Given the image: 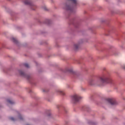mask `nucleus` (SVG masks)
I'll list each match as a JSON object with an SVG mask.
<instances>
[{
  "instance_id": "dca6fc26",
  "label": "nucleus",
  "mask_w": 125,
  "mask_h": 125,
  "mask_svg": "<svg viewBox=\"0 0 125 125\" xmlns=\"http://www.w3.org/2000/svg\"><path fill=\"white\" fill-rule=\"evenodd\" d=\"M48 116H50V113H49V115Z\"/></svg>"
},
{
  "instance_id": "f8f14e48",
  "label": "nucleus",
  "mask_w": 125,
  "mask_h": 125,
  "mask_svg": "<svg viewBox=\"0 0 125 125\" xmlns=\"http://www.w3.org/2000/svg\"><path fill=\"white\" fill-rule=\"evenodd\" d=\"M24 65L25 66V67H26V68H29V64L28 63H24Z\"/></svg>"
},
{
  "instance_id": "f3484780",
  "label": "nucleus",
  "mask_w": 125,
  "mask_h": 125,
  "mask_svg": "<svg viewBox=\"0 0 125 125\" xmlns=\"http://www.w3.org/2000/svg\"><path fill=\"white\" fill-rule=\"evenodd\" d=\"M44 9H45V10H46V8H45Z\"/></svg>"
},
{
  "instance_id": "f257e3e1",
  "label": "nucleus",
  "mask_w": 125,
  "mask_h": 125,
  "mask_svg": "<svg viewBox=\"0 0 125 125\" xmlns=\"http://www.w3.org/2000/svg\"><path fill=\"white\" fill-rule=\"evenodd\" d=\"M104 83H113V80L110 78V75L105 74L100 77V80H91L90 81V84H91V85L93 84H98V85H100V84Z\"/></svg>"
},
{
  "instance_id": "4468645a",
  "label": "nucleus",
  "mask_w": 125,
  "mask_h": 125,
  "mask_svg": "<svg viewBox=\"0 0 125 125\" xmlns=\"http://www.w3.org/2000/svg\"><path fill=\"white\" fill-rule=\"evenodd\" d=\"M122 68L125 70V65L122 66Z\"/></svg>"
},
{
  "instance_id": "0eeeda50",
  "label": "nucleus",
  "mask_w": 125,
  "mask_h": 125,
  "mask_svg": "<svg viewBox=\"0 0 125 125\" xmlns=\"http://www.w3.org/2000/svg\"><path fill=\"white\" fill-rule=\"evenodd\" d=\"M12 41L15 43H18V41L14 38H12Z\"/></svg>"
},
{
  "instance_id": "f03ea898",
  "label": "nucleus",
  "mask_w": 125,
  "mask_h": 125,
  "mask_svg": "<svg viewBox=\"0 0 125 125\" xmlns=\"http://www.w3.org/2000/svg\"><path fill=\"white\" fill-rule=\"evenodd\" d=\"M77 4H78L77 0H70L67 2L66 4H63V9L70 11V12H73L74 7L77 6Z\"/></svg>"
},
{
  "instance_id": "20e7f679",
  "label": "nucleus",
  "mask_w": 125,
  "mask_h": 125,
  "mask_svg": "<svg viewBox=\"0 0 125 125\" xmlns=\"http://www.w3.org/2000/svg\"><path fill=\"white\" fill-rule=\"evenodd\" d=\"M107 100L111 105H118V102H117L116 99L114 98L107 99Z\"/></svg>"
},
{
  "instance_id": "6e6552de",
  "label": "nucleus",
  "mask_w": 125,
  "mask_h": 125,
  "mask_svg": "<svg viewBox=\"0 0 125 125\" xmlns=\"http://www.w3.org/2000/svg\"><path fill=\"white\" fill-rule=\"evenodd\" d=\"M79 46H80V45L78 44H75L74 47V49H75V50H77V49H78L79 48Z\"/></svg>"
},
{
  "instance_id": "39448f33",
  "label": "nucleus",
  "mask_w": 125,
  "mask_h": 125,
  "mask_svg": "<svg viewBox=\"0 0 125 125\" xmlns=\"http://www.w3.org/2000/svg\"><path fill=\"white\" fill-rule=\"evenodd\" d=\"M81 97L78 95L75 94L72 96V100L74 102H78Z\"/></svg>"
},
{
  "instance_id": "9b49d317",
  "label": "nucleus",
  "mask_w": 125,
  "mask_h": 125,
  "mask_svg": "<svg viewBox=\"0 0 125 125\" xmlns=\"http://www.w3.org/2000/svg\"><path fill=\"white\" fill-rule=\"evenodd\" d=\"M19 120H20V121H22V120H23V118H22V116H21V115H19Z\"/></svg>"
},
{
  "instance_id": "ddd939ff",
  "label": "nucleus",
  "mask_w": 125,
  "mask_h": 125,
  "mask_svg": "<svg viewBox=\"0 0 125 125\" xmlns=\"http://www.w3.org/2000/svg\"><path fill=\"white\" fill-rule=\"evenodd\" d=\"M10 120H11V121H15V119H14V118L13 117L10 118Z\"/></svg>"
},
{
  "instance_id": "1a4fd4ad",
  "label": "nucleus",
  "mask_w": 125,
  "mask_h": 125,
  "mask_svg": "<svg viewBox=\"0 0 125 125\" xmlns=\"http://www.w3.org/2000/svg\"><path fill=\"white\" fill-rule=\"evenodd\" d=\"M7 102H8V103H9V104H14V102L10 100H7Z\"/></svg>"
},
{
  "instance_id": "7ed1b4c3",
  "label": "nucleus",
  "mask_w": 125,
  "mask_h": 125,
  "mask_svg": "<svg viewBox=\"0 0 125 125\" xmlns=\"http://www.w3.org/2000/svg\"><path fill=\"white\" fill-rule=\"evenodd\" d=\"M24 3L27 5H29L30 8L32 9V10H35V9L37 7L36 4H34V3L32 2L30 0H26L24 1Z\"/></svg>"
},
{
  "instance_id": "2eb2a0df",
  "label": "nucleus",
  "mask_w": 125,
  "mask_h": 125,
  "mask_svg": "<svg viewBox=\"0 0 125 125\" xmlns=\"http://www.w3.org/2000/svg\"><path fill=\"white\" fill-rule=\"evenodd\" d=\"M27 79H29V76H27Z\"/></svg>"
},
{
  "instance_id": "9d476101",
  "label": "nucleus",
  "mask_w": 125,
  "mask_h": 125,
  "mask_svg": "<svg viewBox=\"0 0 125 125\" xmlns=\"http://www.w3.org/2000/svg\"><path fill=\"white\" fill-rule=\"evenodd\" d=\"M20 73L21 76H24V77H26V75H25V73L23 71H20Z\"/></svg>"
},
{
  "instance_id": "423d86ee",
  "label": "nucleus",
  "mask_w": 125,
  "mask_h": 125,
  "mask_svg": "<svg viewBox=\"0 0 125 125\" xmlns=\"http://www.w3.org/2000/svg\"><path fill=\"white\" fill-rule=\"evenodd\" d=\"M57 92L58 93H59V94H62V95H64L65 94V93H64L63 91L60 90H58L57 91Z\"/></svg>"
}]
</instances>
